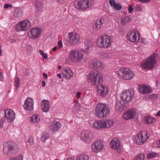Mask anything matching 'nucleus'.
<instances>
[{
    "label": "nucleus",
    "instance_id": "obj_1",
    "mask_svg": "<svg viewBox=\"0 0 160 160\" xmlns=\"http://www.w3.org/2000/svg\"><path fill=\"white\" fill-rule=\"evenodd\" d=\"M110 110L108 105L102 102L98 103L95 108V114L100 118H104L109 115Z\"/></svg>",
    "mask_w": 160,
    "mask_h": 160
},
{
    "label": "nucleus",
    "instance_id": "obj_2",
    "mask_svg": "<svg viewBox=\"0 0 160 160\" xmlns=\"http://www.w3.org/2000/svg\"><path fill=\"white\" fill-rule=\"evenodd\" d=\"M87 80L93 86L96 85L98 82H102V74L96 71H92L87 76Z\"/></svg>",
    "mask_w": 160,
    "mask_h": 160
},
{
    "label": "nucleus",
    "instance_id": "obj_3",
    "mask_svg": "<svg viewBox=\"0 0 160 160\" xmlns=\"http://www.w3.org/2000/svg\"><path fill=\"white\" fill-rule=\"evenodd\" d=\"M158 54L154 53L151 55L146 61L142 63V68L145 69H150L153 68L154 65L157 62Z\"/></svg>",
    "mask_w": 160,
    "mask_h": 160
},
{
    "label": "nucleus",
    "instance_id": "obj_4",
    "mask_svg": "<svg viewBox=\"0 0 160 160\" xmlns=\"http://www.w3.org/2000/svg\"><path fill=\"white\" fill-rule=\"evenodd\" d=\"M117 73L121 78L127 80H131L134 76L132 71L127 68H122L118 70Z\"/></svg>",
    "mask_w": 160,
    "mask_h": 160
},
{
    "label": "nucleus",
    "instance_id": "obj_5",
    "mask_svg": "<svg viewBox=\"0 0 160 160\" xmlns=\"http://www.w3.org/2000/svg\"><path fill=\"white\" fill-rule=\"evenodd\" d=\"M111 38L109 36H101L97 40V45L101 48H106L111 46Z\"/></svg>",
    "mask_w": 160,
    "mask_h": 160
},
{
    "label": "nucleus",
    "instance_id": "obj_6",
    "mask_svg": "<svg viewBox=\"0 0 160 160\" xmlns=\"http://www.w3.org/2000/svg\"><path fill=\"white\" fill-rule=\"evenodd\" d=\"M149 136V134L146 131L143 130L139 132L135 138V142L138 144L141 145L144 143Z\"/></svg>",
    "mask_w": 160,
    "mask_h": 160
},
{
    "label": "nucleus",
    "instance_id": "obj_7",
    "mask_svg": "<svg viewBox=\"0 0 160 160\" xmlns=\"http://www.w3.org/2000/svg\"><path fill=\"white\" fill-rule=\"evenodd\" d=\"M31 25V23L28 20H24L17 24L15 29L17 32L25 31L29 29Z\"/></svg>",
    "mask_w": 160,
    "mask_h": 160
},
{
    "label": "nucleus",
    "instance_id": "obj_8",
    "mask_svg": "<svg viewBox=\"0 0 160 160\" xmlns=\"http://www.w3.org/2000/svg\"><path fill=\"white\" fill-rule=\"evenodd\" d=\"M134 96V92L133 90L127 89L123 91L120 95L121 100L127 104L131 101Z\"/></svg>",
    "mask_w": 160,
    "mask_h": 160
},
{
    "label": "nucleus",
    "instance_id": "obj_9",
    "mask_svg": "<svg viewBox=\"0 0 160 160\" xmlns=\"http://www.w3.org/2000/svg\"><path fill=\"white\" fill-rule=\"evenodd\" d=\"M68 57L72 61L77 62H80L83 58L82 53L76 50L71 51L69 52Z\"/></svg>",
    "mask_w": 160,
    "mask_h": 160
},
{
    "label": "nucleus",
    "instance_id": "obj_10",
    "mask_svg": "<svg viewBox=\"0 0 160 160\" xmlns=\"http://www.w3.org/2000/svg\"><path fill=\"white\" fill-rule=\"evenodd\" d=\"M80 36L79 34L74 32H69L67 36V41L70 44L74 45L79 42Z\"/></svg>",
    "mask_w": 160,
    "mask_h": 160
},
{
    "label": "nucleus",
    "instance_id": "obj_11",
    "mask_svg": "<svg viewBox=\"0 0 160 160\" xmlns=\"http://www.w3.org/2000/svg\"><path fill=\"white\" fill-rule=\"evenodd\" d=\"M127 39L132 42H136L140 39V35L137 30L129 31L127 34Z\"/></svg>",
    "mask_w": 160,
    "mask_h": 160
},
{
    "label": "nucleus",
    "instance_id": "obj_12",
    "mask_svg": "<svg viewBox=\"0 0 160 160\" xmlns=\"http://www.w3.org/2000/svg\"><path fill=\"white\" fill-rule=\"evenodd\" d=\"M104 145L102 142L100 140L94 141L91 145V148L93 152L97 153L100 152L103 148Z\"/></svg>",
    "mask_w": 160,
    "mask_h": 160
},
{
    "label": "nucleus",
    "instance_id": "obj_13",
    "mask_svg": "<svg viewBox=\"0 0 160 160\" xmlns=\"http://www.w3.org/2000/svg\"><path fill=\"white\" fill-rule=\"evenodd\" d=\"M91 6V1L89 0H82L78 1L75 3L76 8L81 10H84L90 7Z\"/></svg>",
    "mask_w": 160,
    "mask_h": 160
},
{
    "label": "nucleus",
    "instance_id": "obj_14",
    "mask_svg": "<svg viewBox=\"0 0 160 160\" xmlns=\"http://www.w3.org/2000/svg\"><path fill=\"white\" fill-rule=\"evenodd\" d=\"M15 143L13 142H6L3 145V152L4 154L7 155L9 154V152L15 149Z\"/></svg>",
    "mask_w": 160,
    "mask_h": 160
},
{
    "label": "nucleus",
    "instance_id": "obj_15",
    "mask_svg": "<svg viewBox=\"0 0 160 160\" xmlns=\"http://www.w3.org/2000/svg\"><path fill=\"white\" fill-rule=\"evenodd\" d=\"M42 32L40 28H32L28 31V35L31 38L36 39L40 35Z\"/></svg>",
    "mask_w": 160,
    "mask_h": 160
},
{
    "label": "nucleus",
    "instance_id": "obj_16",
    "mask_svg": "<svg viewBox=\"0 0 160 160\" xmlns=\"http://www.w3.org/2000/svg\"><path fill=\"white\" fill-rule=\"evenodd\" d=\"M34 101L31 98L28 97L25 99L23 107L25 109L32 111L33 109Z\"/></svg>",
    "mask_w": 160,
    "mask_h": 160
},
{
    "label": "nucleus",
    "instance_id": "obj_17",
    "mask_svg": "<svg viewBox=\"0 0 160 160\" xmlns=\"http://www.w3.org/2000/svg\"><path fill=\"white\" fill-rule=\"evenodd\" d=\"M110 147L113 149L117 150L118 152H120L121 143L118 139L114 138L112 139L110 142Z\"/></svg>",
    "mask_w": 160,
    "mask_h": 160
},
{
    "label": "nucleus",
    "instance_id": "obj_18",
    "mask_svg": "<svg viewBox=\"0 0 160 160\" xmlns=\"http://www.w3.org/2000/svg\"><path fill=\"white\" fill-rule=\"evenodd\" d=\"M137 113L135 110L130 109L123 113L122 117L125 120L131 119L135 117Z\"/></svg>",
    "mask_w": 160,
    "mask_h": 160
},
{
    "label": "nucleus",
    "instance_id": "obj_19",
    "mask_svg": "<svg viewBox=\"0 0 160 160\" xmlns=\"http://www.w3.org/2000/svg\"><path fill=\"white\" fill-rule=\"evenodd\" d=\"M89 64L93 68L98 69L101 71L104 68V66L100 61L96 60H92L90 62Z\"/></svg>",
    "mask_w": 160,
    "mask_h": 160
},
{
    "label": "nucleus",
    "instance_id": "obj_20",
    "mask_svg": "<svg viewBox=\"0 0 160 160\" xmlns=\"http://www.w3.org/2000/svg\"><path fill=\"white\" fill-rule=\"evenodd\" d=\"M5 117L9 122H12L15 118V114L13 111L10 109L4 111Z\"/></svg>",
    "mask_w": 160,
    "mask_h": 160
},
{
    "label": "nucleus",
    "instance_id": "obj_21",
    "mask_svg": "<svg viewBox=\"0 0 160 160\" xmlns=\"http://www.w3.org/2000/svg\"><path fill=\"white\" fill-rule=\"evenodd\" d=\"M97 92L98 94L102 97H104L107 94L108 87L103 85L98 86L97 87Z\"/></svg>",
    "mask_w": 160,
    "mask_h": 160
},
{
    "label": "nucleus",
    "instance_id": "obj_22",
    "mask_svg": "<svg viewBox=\"0 0 160 160\" xmlns=\"http://www.w3.org/2000/svg\"><path fill=\"white\" fill-rule=\"evenodd\" d=\"M61 123L58 121H52L49 126V128L52 132L58 131L61 127Z\"/></svg>",
    "mask_w": 160,
    "mask_h": 160
},
{
    "label": "nucleus",
    "instance_id": "obj_23",
    "mask_svg": "<svg viewBox=\"0 0 160 160\" xmlns=\"http://www.w3.org/2000/svg\"><path fill=\"white\" fill-rule=\"evenodd\" d=\"M92 138V134L89 131L83 132L82 134V138L83 141L87 143L90 142Z\"/></svg>",
    "mask_w": 160,
    "mask_h": 160
},
{
    "label": "nucleus",
    "instance_id": "obj_24",
    "mask_svg": "<svg viewBox=\"0 0 160 160\" xmlns=\"http://www.w3.org/2000/svg\"><path fill=\"white\" fill-rule=\"evenodd\" d=\"M50 107L49 102L45 99H43L42 101L41 108L43 112H47L49 110Z\"/></svg>",
    "mask_w": 160,
    "mask_h": 160
},
{
    "label": "nucleus",
    "instance_id": "obj_25",
    "mask_svg": "<svg viewBox=\"0 0 160 160\" xmlns=\"http://www.w3.org/2000/svg\"><path fill=\"white\" fill-rule=\"evenodd\" d=\"M138 92L141 94H147L150 93L152 92L150 88L145 85L140 86Z\"/></svg>",
    "mask_w": 160,
    "mask_h": 160
},
{
    "label": "nucleus",
    "instance_id": "obj_26",
    "mask_svg": "<svg viewBox=\"0 0 160 160\" xmlns=\"http://www.w3.org/2000/svg\"><path fill=\"white\" fill-rule=\"evenodd\" d=\"M63 76L67 78H70L72 77L73 75V72L68 68H65L62 72Z\"/></svg>",
    "mask_w": 160,
    "mask_h": 160
},
{
    "label": "nucleus",
    "instance_id": "obj_27",
    "mask_svg": "<svg viewBox=\"0 0 160 160\" xmlns=\"http://www.w3.org/2000/svg\"><path fill=\"white\" fill-rule=\"evenodd\" d=\"M103 121V120L96 121L93 123V127L96 129H102L104 128Z\"/></svg>",
    "mask_w": 160,
    "mask_h": 160
},
{
    "label": "nucleus",
    "instance_id": "obj_28",
    "mask_svg": "<svg viewBox=\"0 0 160 160\" xmlns=\"http://www.w3.org/2000/svg\"><path fill=\"white\" fill-rule=\"evenodd\" d=\"M104 128H110L114 124V122L113 120L111 119L103 120Z\"/></svg>",
    "mask_w": 160,
    "mask_h": 160
},
{
    "label": "nucleus",
    "instance_id": "obj_29",
    "mask_svg": "<svg viewBox=\"0 0 160 160\" xmlns=\"http://www.w3.org/2000/svg\"><path fill=\"white\" fill-rule=\"evenodd\" d=\"M23 14V11L19 8H17L15 9L13 12V16L16 18H19L22 17Z\"/></svg>",
    "mask_w": 160,
    "mask_h": 160
},
{
    "label": "nucleus",
    "instance_id": "obj_30",
    "mask_svg": "<svg viewBox=\"0 0 160 160\" xmlns=\"http://www.w3.org/2000/svg\"><path fill=\"white\" fill-rule=\"evenodd\" d=\"M104 19L102 18L98 19L95 22L94 26V28L97 29H99L101 28L103 24L104 23Z\"/></svg>",
    "mask_w": 160,
    "mask_h": 160
},
{
    "label": "nucleus",
    "instance_id": "obj_31",
    "mask_svg": "<svg viewBox=\"0 0 160 160\" xmlns=\"http://www.w3.org/2000/svg\"><path fill=\"white\" fill-rule=\"evenodd\" d=\"M127 104L123 102V101L122 100L118 102H117L116 103V108L117 110L119 111H122L123 110V107H126V106L125 104Z\"/></svg>",
    "mask_w": 160,
    "mask_h": 160
},
{
    "label": "nucleus",
    "instance_id": "obj_32",
    "mask_svg": "<svg viewBox=\"0 0 160 160\" xmlns=\"http://www.w3.org/2000/svg\"><path fill=\"white\" fill-rule=\"evenodd\" d=\"M89 157L86 154H82L78 155L76 160H89Z\"/></svg>",
    "mask_w": 160,
    "mask_h": 160
},
{
    "label": "nucleus",
    "instance_id": "obj_33",
    "mask_svg": "<svg viewBox=\"0 0 160 160\" xmlns=\"http://www.w3.org/2000/svg\"><path fill=\"white\" fill-rule=\"evenodd\" d=\"M156 121L155 118L152 117L151 116L147 115L145 116V121L147 124H150Z\"/></svg>",
    "mask_w": 160,
    "mask_h": 160
},
{
    "label": "nucleus",
    "instance_id": "obj_34",
    "mask_svg": "<svg viewBox=\"0 0 160 160\" xmlns=\"http://www.w3.org/2000/svg\"><path fill=\"white\" fill-rule=\"evenodd\" d=\"M31 121L33 123L39 122L40 120V116L37 114H35L30 117Z\"/></svg>",
    "mask_w": 160,
    "mask_h": 160
},
{
    "label": "nucleus",
    "instance_id": "obj_35",
    "mask_svg": "<svg viewBox=\"0 0 160 160\" xmlns=\"http://www.w3.org/2000/svg\"><path fill=\"white\" fill-rule=\"evenodd\" d=\"M131 18L128 17H123L121 19L120 22L122 25L127 24L131 21Z\"/></svg>",
    "mask_w": 160,
    "mask_h": 160
},
{
    "label": "nucleus",
    "instance_id": "obj_36",
    "mask_svg": "<svg viewBox=\"0 0 160 160\" xmlns=\"http://www.w3.org/2000/svg\"><path fill=\"white\" fill-rule=\"evenodd\" d=\"M84 44L86 46L85 48H82L81 49V50L86 53L88 54L89 53V43L87 41L84 42Z\"/></svg>",
    "mask_w": 160,
    "mask_h": 160
},
{
    "label": "nucleus",
    "instance_id": "obj_37",
    "mask_svg": "<svg viewBox=\"0 0 160 160\" xmlns=\"http://www.w3.org/2000/svg\"><path fill=\"white\" fill-rule=\"evenodd\" d=\"M49 138V135L48 133H44L42 135L41 138V140L42 142H45L47 139Z\"/></svg>",
    "mask_w": 160,
    "mask_h": 160
},
{
    "label": "nucleus",
    "instance_id": "obj_38",
    "mask_svg": "<svg viewBox=\"0 0 160 160\" xmlns=\"http://www.w3.org/2000/svg\"><path fill=\"white\" fill-rule=\"evenodd\" d=\"M20 84V80L18 78L16 77L14 78V85L16 90L18 89Z\"/></svg>",
    "mask_w": 160,
    "mask_h": 160
},
{
    "label": "nucleus",
    "instance_id": "obj_39",
    "mask_svg": "<svg viewBox=\"0 0 160 160\" xmlns=\"http://www.w3.org/2000/svg\"><path fill=\"white\" fill-rule=\"evenodd\" d=\"M101 58L102 59H107L110 58V54L106 52L102 53L101 55Z\"/></svg>",
    "mask_w": 160,
    "mask_h": 160
},
{
    "label": "nucleus",
    "instance_id": "obj_40",
    "mask_svg": "<svg viewBox=\"0 0 160 160\" xmlns=\"http://www.w3.org/2000/svg\"><path fill=\"white\" fill-rule=\"evenodd\" d=\"M157 154L154 152L148 153L147 155V157L148 158H152L156 157Z\"/></svg>",
    "mask_w": 160,
    "mask_h": 160
},
{
    "label": "nucleus",
    "instance_id": "obj_41",
    "mask_svg": "<svg viewBox=\"0 0 160 160\" xmlns=\"http://www.w3.org/2000/svg\"><path fill=\"white\" fill-rule=\"evenodd\" d=\"M39 53L44 59H47L48 58V56L46 53H45L44 51L42 50H40Z\"/></svg>",
    "mask_w": 160,
    "mask_h": 160
},
{
    "label": "nucleus",
    "instance_id": "obj_42",
    "mask_svg": "<svg viewBox=\"0 0 160 160\" xmlns=\"http://www.w3.org/2000/svg\"><path fill=\"white\" fill-rule=\"evenodd\" d=\"M113 8L116 10H119L122 8V7L120 3H116Z\"/></svg>",
    "mask_w": 160,
    "mask_h": 160
},
{
    "label": "nucleus",
    "instance_id": "obj_43",
    "mask_svg": "<svg viewBox=\"0 0 160 160\" xmlns=\"http://www.w3.org/2000/svg\"><path fill=\"white\" fill-rule=\"evenodd\" d=\"M22 157L21 155H19L17 157L11 158L9 160H22Z\"/></svg>",
    "mask_w": 160,
    "mask_h": 160
},
{
    "label": "nucleus",
    "instance_id": "obj_44",
    "mask_svg": "<svg viewBox=\"0 0 160 160\" xmlns=\"http://www.w3.org/2000/svg\"><path fill=\"white\" fill-rule=\"evenodd\" d=\"M27 143H29L30 145H32L34 144L33 138L32 136H30L29 138Z\"/></svg>",
    "mask_w": 160,
    "mask_h": 160
},
{
    "label": "nucleus",
    "instance_id": "obj_45",
    "mask_svg": "<svg viewBox=\"0 0 160 160\" xmlns=\"http://www.w3.org/2000/svg\"><path fill=\"white\" fill-rule=\"evenodd\" d=\"M109 2L111 6L113 7L115 6V5L116 4L114 0H109Z\"/></svg>",
    "mask_w": 160,
    "mask_h": 160
},
{
    "label": "nucleus",
    "instance_id": "obj_46",
    "mask_svg": "<svg viewBox=\"0 0 160 160\" xmlns=\"http://www.w3.org/2000/svg\"><path fill=\"white\" fill-rule=\"evenodd\" d=\"M142 42L144 44H147L149 43V42L146 39L144 38H142Z\"/></svg>",
    "mask_w": 160,
    "mask_h": 160
},
{
    "label": "nucleus",
    "instance_id": "obj_47",
    "mask_svg": "<svg viewBox=\"0 0 160 160\" xmlns=\"http://www.w3.org/2000/svg\"><path fill=\"white\" fill-rule=\"evenodd\" d=\"M4 80V78L3 73L0 71V81H3Z\"/></svg>",
    "mask_w": 160,
    "mask_h": 160
},
{
    "label": "nucleus",
    "instance_id": "obj_48",
    "mask_svg": "<svg viewBox=\"0 0 160 160\" xmlns=\"http://www.w3.org/2000/svg\"><path fill=\"white\" fill-rule=\"evenodd\" d=\"M4 122V120L2 119L0 120V128H2L3 127V124Z\"/></svg>",
    "mask_w": 160,
    "mask_h": 160
},
{
    "label": "nucleus",
    "instance_id": "obj_49",
    "mask_svg": "<svg viewBox=\"0 0 160 160\" xmlns=\"http://www.w3.org/2000/svg\"><path fill=\"white\" fill-rule=\"evenodd\" d=\"M27 50L29 52H31L32 50V47L30 45H28L26 46Z\"/></svg>",
    "mask_w": 160,
    "mask_h": 160
},
{
    "label": "nucleus",
    "instance_id": "obj_50",
    "mask_svg": "<svg viewBox=\"0 0 160 160\" xmlns=\"http://www.w3.org/2000/svg\"><path fill=\"white\" fill-rule=\"evenodd\" d=\"M12 5L11 4H5L4 5V8H12Z\"/></svg>",
    "mask_w": 160,
    "mask_h": 160
},
{
    "label": "nucleus",
    "instance_id": "obj_51",
    "mask_svg": "<svg viewBox=\"0 0 160 160\" xmlns=\"http://www.w3.org/2000/svg\"><path fill=\"white\" fill-rule=\"evenodd\" d=\"M158 95L157 94H152L150 95V98H152L156 99L158 98Z\"/></svg>",
    "mask_w": 160,
    "mask_h": 160
},
{
    "label": "nucleus",
    "instance_id": "obj_52",
    "mask_svg": "<svg viewBox=\"0 0 160 160\" xmlns=\"http://www.w3.org/2000/svg\"><path fill=\"white\" fill-rule=\"evenodd\" d=\"M133 10V8L132 7L131 5H129V7L128 8V12L129 13H131L132 11Z\"/></svg>",
    "mask_w": 160,
    "mask_h": 160
},
{
    "label": "nucleus",
    "instance_id": "obj_53",
    "mask_svg": "<svg viewBox=\"0 0 160 160\" xmlns=\"http://www.w3.org/2000/svg\"><path fill=\"white\" fill-rule=\"evenodd\" d=\"M139 1L143 3H148L150 2L151 0H138Z\"/></svg>",
    "mask_w": 160,
    "mask_h": 160
},
{
    "label": "nucleus",
    "instance_id": "obj_54",
    "mask_svg": "<svg viewBox=\"0 0 160 160\" xmlns=\"http://www.w3.org/2000/svg\"><path fill=\"white\" fill-rule=\"evenodd\" d=\"M57 2L59 3H63L65 2L66 0H56Z\"/></svg>",
    "mask_w": 160,
    "mask_h": 160
},
{
    "label": "nucleus",
    "instance_id": "obj_55",
    "mask_svg": "<svg viewBox=\"0 0 160 160\" xmlns=\"http://www.w3.org/2000/svg\"><path fill=\"white\" fill-rule=\"evenodd\" d=\"M74 107L76 109H78L79 108V105L78 104L74 105Z\"/></svg>",
    "mask_w": 160,
    "mask_h": 160
},
{
    "label": "nucleus",
    "instance_id": "obj_56",
    "mask_svg": "<svg viewBox=\"0 0 160 160\" xmlns=\"http://www.w3.org/2000/svg\"><path fill=\"white\" fill-rule=\"evenodd\" d=\"M58 44L59 45V47L60 48H61L62 47V44L61 41H59L58 42Z\"/></svg>",
    "mask_w": 160,
    "mask_h": 160
},
{
    "label": "nucleus",
    "instance_id": "obj_57",
    "mask_svg": "<svg viewBox=\"0 0 160 160\" xmlns=\"http://www.w3.org/2000/svg\"><path fill=\"white\" fill-rule=\"evenodd\" d=\"M81 92H78L76 93V97L78 98H79L80 97Z\"/></svg>",
    "mask_w": 160,
    "mask_h": 160
},
{
    "label": "nucleus",
    "instance_id": "obj_58",
    "mask_svg": "<svg viewBox=\"0 0 160 160\" xmlns=\"http://www.w3.org/2000/svg\"><path fill=\"white\" fill-rule=\"evenodd\" d=\"M42 86L43 87H44L45 86L46 83L44 81H42Z\"/></svg>",
    "mask_w": 160,
    "mask_h": 160
},
{
    "label": "nucleus",
    "instance_id": "obj_59",
    "mask_svg": "<svg viewBox=\"0 0 160 160\" xmlns=\"http://www.w3.org/2000/svg\"><path fill=\"white\" fill-rule=\"evenodd\" d=\"M43 75L44 77H45L46 78H47V74L45 73H43Z\"/></svg>",
    "mask_w": 160,
    "mask_h": 160
},
{
    "label": "nucleus",
    "instance_id": "obj_60",
    "mask_svg": "<svg viewBox=\"0 0 160 160\" xmlns=\"http://www.w3.org/2000/svg\"><path fill=\"white\" fill-rule=\"evenodd\" d=\"M57 50V48L56 47H54L52 49V50L54 52H55Z\"/></svg>",
    "mask_w": 160,
    "mask_h": 160
},
{
    "label": "nucleus",
    "instance_id": "obj_61",
    "mask_svg": "<svg viewBox=\"0 0 160 160\" xmlns=\"http://www.w3.org/2000/svg\"><path fill=\"white\" fill-rule=\"evenodd\" d=\"M67 160H74V159L72 157L69 158H67Z\"/></svg>",
    "mask_w": 160,
    "mask_h": 160
},
{
    "label": "nucleus",
    "instance_id": "obj_62",
    "mask_svg": "<svg viewBox=\"0 0 160 160\" xmlns=\"http://www.w3.org/2000/svg\"><path fill=\"white\" fill-rule=\"evenodd\" d=\"M58 76L59 78H62V76L61 73H58Z\"/></svg>",
    "mask_w": 160,
    "mask_h": 160
},
{
    "label": "nucleus",
    "instance_id": "obj_63",
    "mask_svg": "<svg viewBox=\"0 0 160 160\" xmlns=\"http://www.w3.org/2000/svg\"><path fill=\"white\" fill-rule=\"evenodd\" d=\"M11 42L12 43H14L16 42V40L14 39H11Z\"/></svg>",
    "mask_w": 160,
    "mask_h": 160
},
{
    "label": "nucleus",
    "instance_id": "obj_64",
    "mask_svg": "<svg viewBox=\"0 0 160 160\" xmlns=\"http://www.w3.org/2000/svg\"><path fill=\"white\" fill-rule=\"evenodd\" d=\"M160 115V111H159L156 114V116H159Z\"/></svg>",
    "mask_w": 160,
    "mask_h": 160
}]
</instances>
